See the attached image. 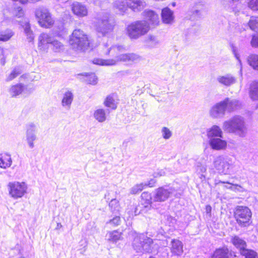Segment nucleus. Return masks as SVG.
Returning a JSON list of instances; mask_svg holds the SVG:
<instances>
[{
  "label": "nucleus",
  "instance_id": "obj_1",
  "mask_svg": "<svg viewBox=\"0 0 258 258\" xmlns=\"http://www.w3.org/2000/svg\"><path fill=\"white\" fill-rule=\"evenodd\" d=\"M222 128L225 132L235 134L241 137H245L247 132L244 119L240 115H235L225 121Z\"/></svg>",
  "mask_w": 258,
  "mask_h": 258
},
{
  "label": "nucleus",
  "instance_id": "obj_2",
  "mask_svg": "<svg viewBox=\"0 0 258 258\" xmlns=\"http://www.w3.org/2000/svg\"><path fill=\"white\" fill-rule=\"evenodd\" d=\"M140 56L134 53H124L115 56L114 58L103 59L100 58L94 59V64L102 66H113L120 61L125 62H133L139 59Z\"/></svg>",
  "mask_w": 258,
  "mask_h": 258
},
{
  "label": "nucleus",
  "instance_id": "obj_3",
  "mask_svg": "<svg viewBox=\"0 0 258 258\" xmlns=\"http://www.w3.org/2000/svg\"><path fill=\"white\" fill-rule=\"evenodd\" d=\"M152 239L144 234H138L134 239L132 246L136 252L139 253H150L152 251Z\"/></svg>",
  "mask_w": 258,
  "mask_h": 258
},
{
  "label": "nucleus",
  "instance_id": "obj_4",
  "mask_svg": "<svg viewBox=\"0 0 258 258\" xmlns=\"http://www.w3.org/2000/svg\"><path fill=\"white\" fill-rule=\"evenodd\" d=\"M114 27V24L109 18V15L105 14L100 16L97 19L95 29L99 36H105L111 33Z\"/></svg>",
  "mask_w": 258,
  "mask_h": 258
},
{
  "label": "nucleus",
  "instance_id": "obj_5",
  "mask_svg": "<svg viewBox=\"0 0 258 258\" xmlns=\"http://www.w3.org/2000/svg\"><path fill=\"white\" fill-rule=\"evenodd\" d=\"M69 43L74 49L77 50H84L90 44L87 36L80 29H76L73 31Z\"/></svg>",
  "mask_w": 258,
  "mask_h": 258
},
{
  "label": "nucleus",
  "instance_id": "obj_6",
  "mask_svg": "<svg viewBox=\"0 0 258 258\" xmlns=\"http://www.w3.org/2000/svg\"><path fill=\"white\" fill-rule=\"evenodd\" d=\"M126 30L129 37L136 39L148 32L149 24L145 21H137L128 25Z\"/></svg>",
  "mask_w": 258,
  "mask_h": 258
},
{
  "label": "nucleus",
  "instance_id": "obj_7",
  "mask_svg": "<svg viewBox=\"0 0 258 258\" xmlns=\"http://www.w3.org/2000/svg\"><path fill=\"white\" fill-rule=\"evenodd\" d=\"M35 15L38 19L39 25L43 28H50L54 24V20L47 9L42 7L36 10Z\"/></svg>",
  "mask_w": 258,
  "mask_h": 258
},
{
  "label": "nucleus",
  "instance_id": "obj_8",
  "mask_svg": "<svg viewBox=\"0 0 258 258\" xmlns=\"http://www.w3.org/2000/svg\"><path fill=\"white\" fill-rule=\"evenodd\" d=\"M234 217L239 225L246 226L249 225L251 212L248 207L239 206L236 208Z\"/></svg>",
  "mask_w": 258,
  "mask_h": 258
},
{
  "label": "nucleus",
  "instance_id": "obj_9",
  "mask_svg": "<svg viewBox=\"0 0 258 258\" xmlns=\"http://www.w3.org/2000/svg\"><path fill=\"white\" fill-rule=\"evenodd\" d=\"M231 158L226 156L220 155L214 160L213 165L215 168L220 174H227L229 172L231 165Z\"/></svg>",
  "mask_w": 258,
  "mask_h": 258
},
{
  "label": "nucleus",
  "instance_id": "obj_10",
  "mask_svg": "<svg viewBox=\"0 0 258 258\" xmlns=\"http://www.w3.org/2000/svg\"><path fill=\"white\" fill-rule=\"evenodd\" d=\"M8 187L10 195L15 199L22 198L27 192V186L25 182H10Z\"/></svg>",
  "mask_w": 258,
  "mask_h": 258
},
{
  "label": "nucleus",
  "instance_id": "obj_11",
  "mask_svg": "<svg viewBox=\"0 0 258 258\" xmlns=\"http://www.w3.org/2000/svg\"><path fill=\"white\" fill-rule=\"evenodd\" d=\"M174 188L169 186H164L157 188L154 192L153 200L155 202H164L174 192Z\"/></svg>",
  "mask_w": 258,
  "mask_h": 258
},
{
  "label": "nucleus",
  "instance_id": "obj_12",
  "mask_svg": "<svg viewBox=\"0 0 258 258\" xmlns=\"http://www.w3.org/2000/svg\"><path fill=\"white\" fill-rule=\"evenodd\" d=\"M36 134V125L32 123L28 124L26 128V138L27 144L30 149H33L35 146L34 142L37 139Z\"/></svg>",
  "mask_w": 258,
  "mask_h": 258
},
{
  "label": "nucleus",
  "instance_id": "obj_13",
  "mask_svg": "<svg viewBox=\"0 0 258 258\" xmlns=\"http://www.w3.org/2000/svg\"><path fill=\"white\" fill-rule=\"evenodd\" d=\"M216 80L219 85L224 87L231 86L236 82V78L231 74L218 75Z\"/></svg>",
  "mask_w": 258,
  "mask_h": 258
},
{
  "label": "nucleus",
  "instance_id": "obj_14",
  "mask_svg": "<svg viewBox=\"0 0 258 258\" xmlns=\"http://www.w3.org/2000/svg\"><path fill=\"white\" fill-rule=\"evenodd\" d=\"M18 22L24 30V33L27 41L29 42H33L35 36L33 31L31 29L29 19L27 18H24L22 21Z\"/></svg>",
  "mask_w": 258,
  "mask_h": 258
},
{
  "label": "nucleus",
  "instance_id": "obj_15",
  "mask_svg": "<svg viewBox=\"0 0 258 258\" xmlns=\"http://www.w3.org/2000/svg\"><path fill=\"white\" fill-rule=\"evenodd\" d=\"M54 37L46 33H42L38 37V47L39 49L43 51L46 50L51 45Z\"/></svg>",
  "mask_w": 258,
  "mask_h": 258
},
{
  "label": "nucleus",
  "instance_id": "obj_16",
  "mask_svg": "<svg viewBox=\"0 0 258 258\" xmlns=\"http://www.w3.org/2000/svg\"><path fill=\"white\" fill-rule=\"evenodd\" d=\"M124 48L120 45H111L108 42L103 45V53L105 55L111 56L118 55L120 52L122 51Z\"/></svg>",
  "mask_w": 258,
  "mask_h": 258
},
{
  "label": "nucleus",
  "instance_id": "obj_17",
  "mask_svg": "<svg viewBox=\"0 0 258 258\" xmlns=\"http://www.w3.org/2000/svg\"><path fill=\"white\" fill-rule=\"evenodd\" d=\"M226 110L222 101L214 105L210 110L211 116L215 118L223 117L225 114Z\"/></svg>",
  "mask_w": 258,
  "mask_h": 258
},
{
  "label": "nucleus",
  "instance_id": "obj_18",
  "mask_svg": "<svg viewBox=\"0 0 258 258\" xmlns=\"http://www.w3.org/2000/svg\"><path fill=\"white\" fill-rule=\"evenodd\" d=\"M226 111L232 112L240 107L241 104L239 101L235 99L226 98L222 101Z\"/></svg>",
  "mask_w": 258,
  "mask_h": 258
},
{
  "label": "nucleus",
  "instance_id": "obj_19",
  "mask_svg": "<svg viewBox=\"0 0 258 258\" xmlns=\"http://www.w3.org/2000/svg\"><path fill=\"white\" fill-rule=\"evenodd\" d=\"M235 252L229 250L227 247L217 249L214 252L212 258H234Z\"/></svg>",
  "mask_w": 258,
  "mask_h": 258
},
{
  "label": "nucleus",
  "instance_id": "obj_20",
  "mask_svg": "<svg viewBox=\"0 0 258 258\" xmlns=\"http://www.w3.org/2000/svg\"><path fill=\"white\" fill-rule=\"evenodd\" d=\"M74 100V95L70 90L66 91L63 94L61 101L62 107L67 110L71 109Z\"/></svg>",
  "mask_w": 258,
  "mask_h": 258
},
{
  "label": "nucleus",
  "instance_id": "obj_21",
  "mask_svg": "<svg viewBox=\"0 0 258 258\" xmlns=\"http://www.w3.org/2000/svg\"><path fill=\"white\" fill-rule=\"evenodd\" d=\"M143 16L153 26H156L159 23V16L154 11L146 10L142 13Z\"/></svg>",
  "mask_w": 258,
  "mask_h": 258
},
{
  "label": "nucleus",
  "instance_id": "obj_22",
  "mask_svg": "<svg viewBox=\"0 0 258 258\" xmlns=\"http://www.w3.org/2000/svg\"><path fill=\"white\" fill-rule=\"evenodd\" d=\"M127 4L129 9L134 12H139L146 7L145 0H127Z\"/></svg>",
  "mask_w": 258,
  "mask_h": 258
},
{
  "label": "nucleus",
  "instance_id": "obj_23",
  "mask_svg": "<svg viewBox=\"0 0 258 258\" xmlns=\"http://www.w3.org/2000/svg\"><path fill=\"white\" fill-rule=\"evenodd\" d=\"M221 138H212L209 140V145L215 150H225L227 147V142L222 140Z\"/></svg>",
  "mask_w": 258,
  "mask_h": 258
},
{
  "label": "nucleus",
  "instance_id": "obj_24",
  "mask_svg": "<svg viewBox=\"0 0 258 258\" xmlns=\"http://www.w3.org/2000/svg\"><path fill=\"white\" fill-rule=\"evenodd\" d=\"M170 251L173 254L180 256L183 252L181 241L178 239H172L171 242Z\"/></svg>",
  "mask_w": 258,
  "mask_h": 258
},
{
  "label": "nucleus",
  "instance_id": "obj_25",
  "mask_svg": "<svg viewBox=\"0 0 258 258\" xmlns=\"http://www.w3.org/2000/svg\"><path fill=\"white\" fill-rule=\"evenodd\" d=\"M230 241L239 250L241 254L242 253L243 251L247 249V244L245 241L238 236L232 237Z\"/></svg>",
  "mask_w": 258,
  "mask_h": 258
},
{
  "label": "nucleus",
  "instance_id": "obj_26",
  "mask_svg": "<svg viewBox=\"0 0 258 258\" xmlns=\"http://www.w3.org/2000/svg\"><path fill=\"white\" fill-rule=\"evenodd\" d=\"M161 17L164 24H171L174 21L173 12L168 7L165 8L162 10Z\"/></svg>",
  "mask_w": 258,
  "mask_h": 258
},
{
  "label": "nucleus",
  "instance_id": "obj_27",
  "mask_svg": "<svg viewBox=\"0 0 258 258\" xmlns=\"http://www.w3.org/2000/svg\"><path fill=\"white\" fill-rule=\"evenodd\" d=\"M109 113L110 110L109 109L105 110L103 108H98L94 111L93 116L97 121L102 123L106 120L107 116Z\"/></svg>",
  "mask_w": 258,
  "mask_h": 258
},
{
  "label": "nucleus",
  "instance_id": "obj_28",
  "mask_svg": "<svg viewBox=\"0 0 258 258\" xmlns=\"http://www.w3.org/2000/svg\"><path fill=\"white\" fill-rule=\"evenodd\" d=\"M207 136L209 140L212 138H222L223 132L219 126L214 125L207 130Z\"/></svg>",
  "mask_w": 258,
  "mask_h": 258
},
{
  "label": "nucleus",
  "instance_id": "obj_29",
  "mask_svg": "<svg viewBox=\"0 0 258 258\" xmlns=\"http://www.w3.org/2000/svg\"><path fill=\"white\" fill-rule=\"evenodd\" d=\"M72 11L75 15L80 17L85 16L88 13L86 7L78 2L73 4Z\"/></svg>",
  "mask_w": 258,
  "mask_h": 258
},
{
  "label": "nucleus",
  "instance_id": "obj_30",
  "mask_svg": "<svg viewBox=\"0 0 258 258\" xmlns=\"http://www.w3.org/2000/svg\"><path fill=\"white\" fill-rule=\"evenodd\" d=\"M24 89L25 86L21 83H19L12 86L9 90V92L11 97H15L20 95L24 91Z\"/></svg>",
  "mask_w": 258,
  "mask_h": 258
},
{
  "label": "nucleus",
  "instance_id": "obj_31",
  "mask_svg": "<svg viewBox=\"0 0 258 258\" xmlns=\"http://www.w3.org/2000/svg\"><path fill=\"white\" fill-rule=\"evenodd\" d=\"M115 95L111 94L106 97L104 101V105L112 109H115L117 107V104L114 98Z\"/></svg>",
  "mask_w": 258,
  "mask_h": 258
},
{
  "label": "nucleus",
  "instance_id": "obj_32",
  "mask_svg": "<svg viewBox=\"0 0 258 258\" xmlns=\"http://www.w3.org/2000/svg\"><path fill=\"white\" fill-rule=\"evenodd\" d=\"M249 96L253 100H258V82H252L250 86Z\"/></svg>",
  "mask_w": 258,
  "mask_h": 258
},
{
  "label": "nucleus",
  "instance_id": "obj_33",
  "mask_svg": "<svg viewBox=\"0 0 258 258\" xmlns=\"http://www.w3.org/2000/svg\"><path fill=\"white\" fill-rule=\"evenodd\" d=\"M114 7L122 14L125 13L128 8L127 0H117L114 3Z\"/></svg>",
  "mask_w": 258,
  "mask_h": 258
},
{
  "label": "nucleus",
  "instance_id": "obj_34",
  "mask_svg": "<svg viewBox=\"0 0 258 258\" xmlns=\"http://www.w3.org/2000/svg\"><path fill=\"white\" fill-rule=\"evenodd\" d=\"M50 45L52 49L56 52L62 51L65 49L63 43L55 38H53Z\"/></svg>",
  "mask_w": 258,
  "mask_h": 258
},
{
  "label": "nucleus",
  "instance_id": "obj_35",
  "mask_svg": "<svg viewBox=\"0 0 258 258\" xmlns=\"http://www.w3.org/2000/svg\"><path fill=\"white\" fill-rule=\"evenodd\" d=\"M160 43L158 38L153 35H149L145 40L146 45L150 48H153L157 46Z\"/></svg>",
  "mask_w": 258,
  "mask_h": 258
},
{
  "label": "nucleus",
  "instance_id": "obj_36",
  "mask_svg": "<svg viewBox=\"0 0 258 258\" xmlns=\"http://www.w3.org/2000/svg\"><path fill=\"white\" fill-rule=\"evenodd\" d=\"M14 35L13 31L10 29L0 31V41H7Z\"/></svg>",
  "mask_w": 258,
  "mask_h": 258
},
{
  "label": "nucleus",
  "instance_id": "obj_37",
  "mask_svg": "<svg viewBox=\"0 0 258 258\" xmlns=\"http://www.w3.org/2000/svg\"><path fill=\"white\" fill-rule=\"evenodd\" d=\"M12 163L10 155L6 154L0 157V167L6 168L10 167Z\"/></svg>",
  "mask_w": 258,
  "mask_h": 258
},
{
  "label": "nucleus",
  "instance_id": "obj_38",
  "mask_svg": "<svg viewBox=\"0 0 258 258\" xmlns=\"http://www.w3.org/2000/svg\"><path fill=\"white\" fill-rule=\"evenodd\" d=\"M143 204L144 207L149 209L152 203V197L150 194L147 192H144L141 195Z\"/></svg>",
  "mask_w": 258,
  "mask_h": 258
},
{
  "label": "nucleus",
  "instance_id": "obj_39",
  "mask_svg": "<svg viewBox=\"0 0 258 258\" xmlns=\"http://www.w3.org/2000/svg\"><path fill=\"white\" fill-rule=\"evenodd\" d=\"M247 61L254 70H258V55H250L247 58Z\"/></svg>",
  "mask_w": 258,
  "mask_h": 258
},
{
  "label": "nucleus",
  "instance_id": "obj_40",
  "mask_svg": "<svg viewBox=\"0 0 258 258\" xmlns=\"http://www.w3.org/2000/svg\"><path fill=\"white\" fill-rule=\"evenodd\" d=\"M109 206L111 212L114 214L118 213L120 209L119 202L115 199L111 200L109 204Z\"/></svg>",
  "mask_w": 258,
  "mask_h": 258
},
{
  "label": "nucleus",
  "instance_id": "obj_41",
  "mask_svg": "<svg viewBox=\"0 0 258 258\" xmlns=\"http://www.w3.org/2000/svg\"><path fill=\"white\" fill-rule=\"evenodd\" d=\"M121 234V232L117 230H114L108 233L107 236L108 237V240L112 242H116L120 238Z\"/></svg>",
  "mask_w": 258,
  "mask_h": 258
},
{
  "label": "nucleus",
  "instance_id": "obj_42",
  "mask_svg": "<svg viewBox=\"0 0 258 258\" xmlns=\"http://www.w3.org/2000/svg\"><path fill=\"white\" fill-rule=\"evenodd\" d=\"M83 75L85 76V81L87 83L92 85H96L97 83L98 79L94 74L85 73Z\"/></svg>",
  "mask_w": 258,
  "mask_h": 258
},
{
  "label": "nucleus",
  "instance_id": "obj_43",
  "mask_svg": "<svg viewBox=\"0 0 258 258\" xmlns=\"http://www.w3.org/2000/svg\"><path fill=\"white\" fill-rule=\"evenodd\" d=\"M12 14L15 18H22V19L24 18V12L21 7H18L14 9L12 11Z\"/></svg>",
  "mask_w": 258,
  "mask_h": 258
},
{
  "label": "nucleus",
  "instance_id": "obj_44",
  "mask_svg": "<svg viewBox=\"0 0 258 258\" xmlns=\"http://www.w3.org/2000/svg\"><path fill=\"white\" fill-rule=\"evenodd\" d=\"M22 71L19 68H15L7 78L6 81L9 82L12 81L16 78L18 75H20Z\"/></svg>",
  "mask_w": 258,
  "mask_h": 258
},
{
  "label": "nucleus",
  "instance_id": "obj_45",
  "mask_svg": "<svg viewBox=\"0 0 258 258\" xmlns=\"http://www.w3.org/2000/svg\"><path fill=\"white\" fill-rule=\"evenodd\" d=\"M241 255L244 256L245 258H258L257 254L255 251L247 248L243 251Z\"/></svg>",
  "mask_w": 258,
  "mask_h": 258
},
{
  "label": "nucleus",
  "instance_id": "obj_46",
  "mask_svg": "<svg viewBox=\"0 0 258 258\" xmlns=\"http://www.w3.org/2000/svg\"><path fill=\"white\" fill-rule=\"evenodd\" d=\"M250 29L254 31H258V17H252L249 21Z\"/></svg>",
  "mask_w": 258,
  "mask_h": 258
},
{
  "label": "nucleus",
  "instance_id": "obj_47",
  "mask_svg": "<svg viewBox=\"0 0 258 258\" xmlns=\"http://www.w3.org/2000/svg\"><path fill=\"white\" fill-rule=\"evenodd\" d=\"M145 187L144 183H141L134 185L130 190L131 194H137L141 191Z\"/></svg>",
  "mask_w": 258,
  "mask_h": 258
},
{
  "label": "nucleus",
  "instance_id": "obj_48",
  "mask_svg": "<svg viewBox=\"0 0 258 258\" xmlns=\"http://www.w3.org/2000/svg\"><path fill=\"white\" fill-rule=\"evenodd\" d=\"M162 136L164 139L168 140L172 136L171 131L167 127H163L161 129Z\"/></svg>",
  "mask_w": 258,
  "mask_h": 258
},
{
  "label": "nucleus",
  "instance_id": "obj_49",
  "mask_svg": "<svg viewBox=\"0 0 258 258\" xmlns=\"http://www.w3.org/2000/svg\"><path fill=\"white\" fill-rule=\"evenodd\" d=\"M190 13H191V16L189 18L190 19L194 20L199 18L201 16L200 10L193 9L190 12Z\"/></svg>",
  "mask_w": 258,
  "mask_h": 258
},
{
  "label": "nucleus",
  "instance_id": "obj_50",
  "mask_svg": "<svg viewBox=\"0 0 258 258\" xmlns=\"http://www.w3.org/2000/svg\"><path fill=\"white\" fill-rule=\"evenodd\" d=\"M230 47L231 49V50L234 54L235 57H236V59L238 61L240 64L241 63V60L240 59L239 55L238 53V49L235 46V45L233 43L230 44Z\"/></svg>",
  "mask_w": 258,
  "mask_h": 258
},
{
  "label": "nucleus",
  "instance_id": "obj_51",
  "mask_svg": "<svg viewBox=\"0 0 258 258\" xmlns=\"http://www.w3.org/2000/svg\"><path fill=\"white\" fill-rule=\"evenodd\" d=\"M220 182L221 183H228V184H230L229 182H224V181H220ZM231 184V183H230ZM227 188H229V189H230L233 191H242V186H241L240 185H238V184H231V185L229 186V187H227Z\"/></svg>",
  "mask_w": 258,
  "mask_h": 258
},
{
  "label": "nucleus",
  "instance_id": "obj_52",
  "mask_svg": "<svg viewBox=\"0 0 258 258\" xmlns=\"http://www.w3.org/2000/svg\"><path fill=\"white\" fill-rule=\"evenodd\" d=\"M249 8L253 10H258V0H250L248 3Z\"/></svg>",
  "mask_w": 258,
  "mask_h": 258
},
{
  "label": "nucleus",
  "instance_id": "obj_53",
  "mask_svg": "<svg viewBox=\"0 0 258 258\" xmlns=\"http://www.w3.org/2000/svg\"><path fill=\"white\" fill-rule=\"evenodd\" d=\"M207 168L206 166L202 165L200 163H198L197 166V171L199 173L201 174L202 176H203V173L206 172Z\"/></svg>",
  "mask_w": 258,
  "mask_h": 258
},
{
  "label": "nucleus",
  "instance_id": "obj_54",
  "mask_svg": "<svg viewBox=\"0 0 258 258\" xmlns=\"http://www.w3.org/2000/svg\"><path fill=\"white\" fill-rule=\"evenodd\" d=\"M120 222V217L119 216H116L115 217H114L112 219L110 220L108 223L113 226H117L119 224Z\"/></svg>",
  "mask_w": 258,
  "mask_h": 258
},
{
  "label": "nucleus",
  "instance_id": "obj_55",
  "mask_svg": "<svg viewBox=\"0 0 258 258\" xmlns=\"http://www.w3.org/2000/svg\"><path fill=\"white\" fill-rule=\"evenodd\" d=\"M250 44L253 47H258V35L252 36Z\"/></svg>",
  "mask_w": 258,
  "mask_h": 258
},
{
  "label": "nucleus",
  "instance_id": "obj_56",
  "mask_svg": "<svg viewBox=\"0 0 258 258\" xmlns=\"http://www.w3.org/2000/svg\"><path fill=\"white\" fill-rule=\"evenodd\" d=\"M4 50L3 48L0 47V64L4 65L5 63V58L4 55Z\"/></svg>",
  "mask_w": 258,
  "mask_h": 258
},
{
  "label": "nucleus",
  "instance_id": "obj_57",
  "mask_svg": "<svg viewBox=\"0 0 258 258\" xmlns=\"http://www.w3.org/2000/svg\"><path fill=\"white\" fill-rule=\"evenodd\" d=\"M165 175V172L163 170H160L157 172H156L154 174V177H159Z\"/></svg>",
  "mask_w": 258,
  "mask_h": 258
},
{
  "label": "nucleus",
  "instance_id": "obj_58",
  "mask_svg": "<svg viewBox=\"0 0 258 258\" xmlns=\"http://www.w3.org/2000/svg\"><path fill=\"white\" fill-rule=\"evenodd\" d=\"M156 180L154 179H151L148 182L144 183L145 187L147 186H149V187H153L154 186Z\"/></svg>",
  "mask_w": 258,
  "mask_h": 258
},
{
  "label": "nucleus",
  "instance_id": "obj_59",
  "mask_svg": "<svg viewBox=\"0 0 258 258\" xmlns=\"http://www.w3.org/2000/svg\"><path fill=\"white\" fill-rule=\"evenodd\" d=\"M206 210H207V211L208 212V211H211V207L209 206H207V207H206Z\"/></svg>",
  "mask_w": 258,
  "mask_h": 258
},
{
  "label": "nucleus",
  "instance_id": "obj_60",
  "mask_svg": "<svg viewBox=\"0 0 258 258\" xmlns=\"http://www.w3.org/2000/svg\"><path fill=\"white\" fill-rule=\"evenodd\" d=\"M232 3H236L239 1V0H230Z\"/></svg>",
  "mask_w": 258,
  "mask_h": 258
},
{
  "label": "nucleus",
  "instance_id": "obj_61",
  "mask_svg": "<svg viewBox=\"0 0 258 258\" xmlns=\"http://www.w3.org/2000/svg\"><path fill=\"white\" fill-rule=\"evenodd\" d=\"M59 225H60V226H61V224H57V226H58V227H59Z\"/></svg>",
  "mask_w": 258,
  "mask_h": 258
},
{
  "label": "nucleus",
  "instance_id": "obj_62",
  "mask_svg": "<svg viewBox=\"0 0 258 258\" xmlns=\"http://www.w3.org/2000/svg\"><path fill=\"white\" fill-rule=\"evenodd\" d=\"M59 225H60V226H61V224H57V226H58V227H59Z\"/></svg>",
  "mask_w": 258,
  "mask_h": 258
},
{
  "label": "nucleus",
  "instance_id": "obj_63",
  "mask_svg": "<svg viewBox=\"0 0 258 258\" xmlns=\"http://www.w3.org/2000/svg\"><path fill=\"white\" fill-rule=\"evenodd\" d=\"M149 258H155V257H153L152 256H150Z\"/></svg>",
  "mask_w": 258,
  "mask_h": 258
},
{
  "label": "nucleus",
  "instance_id": "obj_64",
  "mask_svg": "<svg viewBox=\"0 0 258 258\" xmlns=\"http://www.w3.org/2000/svg\"><path fill=\"white\" fill-rule=\"evenodd\" d=\"M257 107H258V105H257Z\"/></svg>",
  "mask_w": 258,
  "mask_h": 258
}]
</instances>
